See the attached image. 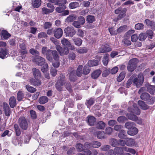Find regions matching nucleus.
Here are the masks:
<instances>
[{
    "mask_svg": "<svg viewBox=\"0 0 155 155\" xmlns=\"http://www.w3.org/2000/svg\"><path fill=\"white\" fill-rule=\"evenodd\" d=\"M66 36L72 37L75 33V31L73 27H68L64 30Z\"/></svg>",
    "mask_w": 155,
    "mask_h": 155,
    "instance_id": "7",
    "label": "nucleus"
},
{
    "mask_svg": "<svg viewBox=\"0 0 155 155\" xmlns=\"http://www.w3.org/2000/svg\"><path fill=\"white\" fill-rule=\"evenodd\" d=\"M79 22L81 25H83L85 22V19L82 16L79 17L78 18Z\"/></svg>",
    "mask_w": 155,
    "mask_h": 155,
    "instance_id": "64",
    "label": "nucleus"
},
{
    "mask_svg": "<svg viewBox=\"0 0 155 155\" xmlns=\"http://www.w3.org/2000/svg\"><path fill=\"white\" fill-rule=\"evenodd\" d=\"M134 122H127L125 125V127L128 129H130L131 127H134Z\"/></svg>",
    "mask_w": 155,
    "mask_h": 155,
    "instance_id": "40",
    "label": "nucleus"
},
{
    "mask_svg": "<svg viewBox=\"0 0 155 155\" xmlns=\"http://www.w3.org/2000/svg\"><path fill=\"white\" fill-rule=\"evenodd\" d=\"M32 71L33 75L36 79H38L41 78V73L38 69L34 68L32 69Z\"/></svg>",
    "mask_w": 155,
    "mask_h": 155,
    "instance_id": "13",
    "label": "nucleus"
},
{
    "mask_svg": "<svg viewBox=\"0 0 155 155\" xmlns=\"http://www.w3.org/2000/svg\"><path fill=\"white\" fill-rule=\"evenodd\" d=\"M82 66L81 65L78 66L76 72V74L77 76L79 77H81V76L82 73Z\"/></svg>",
    "mask_w": 155,
    "mask_h": 155,
    "instance_id": "41",
    "label": "nucleus"
},
{
    "mask_svg": "<svg viewBox=\"0 0 155 155\" xmlns=\"http://www.w3.org/2000/svg\"><path fill=\"white\" fill-rule=\"evenodd\" d=\"M68 58L69 60H74L75 58L76 54L73 52H71L68 55Z\"/></svg>",
    "mask_w": 155,
    "mask_h": 155,
    "instance_id": "57",
    "label": "nucleus"
},
{
    "mask_svg": "<svg viewBox=\"0 0 155 155\" xmlns=\"http://www.w3.org/2000/svg\"><path fill=\"white\" fill-rule=\"evenodd\" d=\"M134 140L132 138H128L126 140V145L129 147H132L135 144Z\"/></svg>",
    "mask_w": 155,
    "mask_h": 155,
    "instance_id": "19",
    "label": "nucleus"
},
{
    "mask_svg": "<svg viewBox=\"0 0 155 155\" xmlns=\"http://www.w3.org/2000/svg\"><path fill=\"white\" fill-rule=\"evenodd\" d=\"M14 127L16 135L17 136H19L21 134V132L18 125L17 124H15L14 125Z\"/></svg>",
    "mask_w": 155,
    "mask_h": 155,
    "instance_id": "32",
    "label": "nucleus"
},
{
    "mask_svg": "<svg viewBox=\"0 0 155 155\" xmlns=\"http://www.w3.org/2000/svg\"><path fill=\"white\" fill-rule=\"evenodd\" d=\"M126 136V132L124 130H121L118 134L119 137L121 139L125 138Z\"/></svg>",
    "mask_w": 155,
    "mask_h": 155,
    "instance_id": "39",
    "label": "nucleus"
},
{
    "mask_svg": "<svg viewBox=\"0 0 155 155\" xmlns=\"http://www.w3.org/2000/svg\"><path fill=\"white\" fill-rule=\"evenodd\" d=\"M127 118L126 117L124 116H120L117 119V120L120 123H122L126 121Z\"/></svg>",
    "mask_w": 155,
    "mask_h": 155,
    "instance_id": "60",
    "label": "nucleus"
},
{
    "mask_svg": "<svg viewBox=\"0 0 155 155\" xmlns=\"http://www.w3.org/2000/svg\"><path fill=\"white\" fill-rule=\"evenodd\" d=\"M47 59L49 61L51 62L53 59L54 60H57L59 59V57L58 53L55 50H49L48 53L46 55Z\"/></svg>",
    "mask_w": 155,
    "mask_h": 155,
    "instance_id": "2",
    "label": "nucleus"
},
{
    "mask_svg": "<svg viewBox=\"0 0 155 155\" xmlns=\"http://www.w3.org/2000/svg\"><path fill=\"white\" fill-rule=\"evenodd\" d=\"M87 121L89 125L93 126L95 123L96 119L94 116L89 115L87 117Z\"/></svg>",
    "mask_w": 155,
    "mask_h": 155,
    "instance_id": "16",
    "label": "nucleus"
},
{
    "mask_svg": "<svg viewBox=\"0 0 155 155\" xmlns=\"http://www.w3.org/2000/svg\"><path fill=\"white\" fill-rule=\"evenodd\" d=\"M111 50V48L108 45H105L102 46L100 49L99 51L101 53L107 52Z\"/></svg>",
    "mask_w": 155,
    "mask_h": 155,
    "instance_id": "17",
    "label": "nucleus"
},
{
    "mask_svg": "<svg viewBox=\"0 0 155 155\" xmlns=\"http://www.w3.org/2000/svg\"><path fill=\"white\" fill-rule=\"evenodd\" d=\"M101 145V143L98 141H93L92 143L86 142L84 144V146L86 147L91 148L93 147L95 148H97Z\"/></svg>",
    "mask_w": 155,
    "mask_h": 155,
    "instance_id": "6",
    "label": "nucleus"
},
{
    "mask_svg": "<svg viewBox=\"0 0 155 155\" xmlns=\"http://www.w3.org/2000/svg\"><path fill=\"white\" fill-rule=\"evenodd\" d=\"M76 15H70L66 19V21L67 22H72L76 19Z\"/></svg>",
    "mask_w": 155,
    "mask_h": 155,
    "instance_id": "25",
    "label": "nucleus"
},
{
    "mask_svg": "<svg viewBox=\"0 0 155 155\" xmlns=\"http://www.w3.org/2000/svg\"><path fill=\"white\" fill-rule=\"evenodd\" d=\"M138 61V60L137 58H134L130 60L129 62L132 65H133V66L136 67Z\"/></svg>",
    "mask_w": 155,
    "mask_h": 155,
    "instance_id": "48",
    "label": "nucleus"
},
{
    "mask_svg": "<svg viewBox=\"0 0 155 155\" xmlns=\"http://www.w3.org/2000/svg\"><path fill=\"white\" fill-rule=\"evenodd\" d=\"M137 133L138 129L134 127H131L130 129L127 131L128 134L130 136L135 135Z\"/></svg>",
    "mask_w": 155,
    "mask_h": 155,
    "instance_id": "18",
    "label": "nucleus"
},
{
    "mask_svg": "<svg viewBox=\"0 0 155 155\" xmlns=\"http://www.w3.org/2000/svg\"><path fill=\"white\" fill-rule=\"evenodd\" d=\"M9 104L11 108H14L16 105V100L14 97H11L9 99Z\"/></svg>",
    "mask_w": 155,
    "mask_h": 155,
    "instance_id": "24",
    "label": "nucleus"
},
{
    "mask_svg": "<svg viewBox=\"0 0 155 155\" xmlns=\"http://www.w3.org/2000/svg\"><path fill=\"white\" fill-rule=\"evenodd\" d=\"M133 76H131L130 78L127 81L126 84V87L127 88H128L130 85L132 84L133 82Z\"/></svg>",
    "mask_w": 155,
    "mask_h": 155,
    "instance_id": "62",
    "label": "nucleus"
},
{
    "mask_svg": "<svg viewBox=\"0 0 155 155\" xmlns=\"http://www.w3.org/2000/svg\"><path fill=\"white\" fill-rule=\"evenodd\" d=\"M105 124L102 121H99L96 125L97 128L99 129H104L105 126Z\"/></svg>",
    "mask_w": 155,
    "mask_h": 155,
    "instance_id": "27",
    "label": "nucleus"
},
{
    "mask_svg": "<svg viewBox=\"0 0 155 155\" xmlns=\"http://www.w3.org/2000/svg\"><path fill=\"white\" fill-rule=\"evenodd\" d=\"M110 144L112 146L115 147L118 145V140L115 139H112L110 140Z\"/></svg>",
    "mask_w": 155,
    "mask_h": 155,
    "instance_id": "50",
    "label": "nucleus"
},
{
    "mask_svg": "<svg viewBox=\"0 0 155 155\" xmlns=\"http://www.w3.org/2000/svg\"><path fill=\"white\" fill-rule=\"evenodd\" d=\"M30 82L32 85L35 86L40 85L41 84V81L38 79L35 80V79H30Z\"/></svg>",
    "mask_w": 155,
    "mask_h": 155,
    "instance_id": "29",
    "label": "nucleus"
},
{
    "mask_svg": "<svg viewBox=\"0 0 155 155\" xmlns=\"http://www.w3.org/2000/svg\"><path fill=\"white\" fill-rule=\"evenodd\" d=\"M52 24L50 22H46L45 23L43 28L45 29H47L51 27Z\"/></svg>",
    "mask_w": 155,
    "mask_h": 155,
    "instance_id": "59",
    "label": "nucleus"
},
{
    "mask_svg": "<svg viewBox=\"0 0 155 155\" xmlns=\"http://www.w3.org/2000/svg\"><path fill=\"white\" fill-rule=\"evenodd\" d=\"M127 116L130 120L133 121H137V123L139 124L142 123V120L141 119H138L137 117L135 115L131 114H127Z\"/></svg>",
    "mask_w": 155,
    "mask_h": 155,
    "instance_id": "10",
    "label": "nucleus"
},
{
    "mask_svg": "<svg viewBox=\"0 0 155 155\" xmlns=\"http://www.w3.org/2000/svg\"><path fill=\"white\" fill-rule=\"evenodd\" d=\"M77 51L80 54H83L87 52V49L86 48H80L77 49Z\"/></svg>",
    "mask_w": 155,
    "mask_h": 155,
    "instance_id": "52",
    "label": "nucleus"
},
{
    "mask_svg": "<svg viewBox=\"0 0 155 155\" xmlns=\"http://www.w3.org/2000/svg\"><path fill=\"white\" fill-rule=\"evenodd\" d=\"M125 77L124 73L123 72L121 73L117 78V81L119 82L121 81Z\"/></svg>",
    "mask_w": 155,
    "mask_h": 155,
    "instance_id": "53",
    "label": "nucleus"
},
{
    "mask_svg": "<svg viewBox=\"0 0 155 155\" xmlns=\"http://www.w3.org/2000/svg\"><path fill=\"white\" fill-rule=\"evenodd\" d=\"M61 43L63 45L68 47L70 45V42L67 39L64 38L62 39L61 41Z\"/></svg>",
    "mask_w": 155,
    "mask_h": 155,
    "instance_id": "36",
    "label": "nucleus"
},
{
    "mask_svg": "<svg viewBox=\"0 0 155 155\" xmlns=\"http://www.w3.org/2000/svg\"><path fill=\"white\" fill-rule=\"evenodd\" d=\"M128 110L129 112H132L137 115H139L140 113V110L137 107V105L134 104H133L132 107L128 108Z\"/></svg>",
    "mask_w": 155,
    "mask_h": 155,
    "instance_id": "9",
    "label": "nucleus"
},
{
    "mask_svg": "<svg viewBox=\"0 0 155 155\" xmlns=\"http://www.w3.org/2000/svg\"><path fill=\"white\" fill-rule=\"evenodd\" d=\"M41 0H35L33 3V5L34 7L38 8L41 4Z\"/></svg>",
    "mask_w": 155,
    "mask_h": 155,
    "instance_id": "49",
    "label": "nucleus"
},
{
    "mask_svg": "<svg viewBox=\"0 0 155 155\" xmlns=\"http://www.w3.org/2000/svg\"><path fill=\"white\" fill-rule=\"evenodd\" d=\"M72 40L74 42L75 44L78 46H80L82 43V40L80 38H73Z\"/></svg>",
    "mask_w": 155,
    "mask_h": 155,
    "instance_id": "38",
    "label": "nucleus"
},
{
    "mask_svg": "<svg viewBox=\"0 0 155 155\" xmlns=\"http://www.w3.org/2000/svg\"><path fill=\"white\" fill-rule=\"evenodd\" d=\"M42 12L43 14H47L53 12V9H49L46 8H43L42 9Z\"/></svg>",
    "mask_w": 155,
    "mask_h": 155,
    "instance_id": "45",
    "label": "nucleus"
},
{
    "mask_svg": "<svg viewBox=\"0 0 155 155\" xmlns=\"http://www.w3.org/2000/svg\"><path fill=\"white\" fill-rule=\"evenodd\" d=\"M132 76H133L132 80L133 84L137 87L141 86L143 83L144 80L143 74L140 73L137 75V76L135 74L133 75Z\"/></svg>",
    "mask_w": 155,
    "mask_h": 155,
    "instance_id": "1",
    "label": "nucleus"
},
{
    "mask_svg": "<svg viewBox=\"0 0 155 155\" xmlns=\"http://www.w3.org/2000/svg\"><path fill=\"white\" fill-rule=\"evenodd\" d=\"M109 56V55L107 54H106L105 55L103 58V62L104 65H107L108 63Z\"/></svg>",
    "mask_w": 155,
    "mask_h": 155,
    "instance_id": "37",
    "label": "nucleus"
},
{
    "mask_svg": "<svg viewBox=\"0 0 155 155\" xmlns=\"http://www.w3.org/2000/svg\"><path fill=\"white\" fill-rule=\"evenodd\" d=\"M54 36L57 38H60L63 35V31L60 28L55 29L54 31Z\"/></svg>",
    "mask_w": 155,
    "mask_h": 155,
    "instance_id": "11",
    "label": "nucleus"
},
{
    "mask_svg": "<svg viewBox=\"0 0 155 155\" xmlns=\"http://www.w3.org/2000/svg\"><path fill=\"white\" fill-rule=\"evenodd\" d=\"M56 48L61 56L67 55L69 53V49L67 47L62 48L61 46L58 45L56 46Z\"/></svg>",
    "mask_w": 155,
    "mask_h": 155,
    "instance_id": "5",
    "label": "nucleus"
},
{
    "mask_svg": "<svg viewBox=\"0 0 155 155\" xmlns=\"http://www.w3.org/2000/svg\"><path fill=\"white\" fill-rule=\"evenodd\" d=\"M148 91L152 94H153L155 93V86L150 85L147 88Z\"/></svg>",
    "mask_w": 155,
    "mask_h": 155,
    "instance_id": "35",
    "label": "nucleus"
},
{
    "mask_svg": "<svg viewBox=\"0 0 155 155\" xmlns=\"http://www.w3.org/2000/svg\"><path fill=\"white\" fill-rule=\"evenodd\" d=\"M26 87L27 90L29 92L31 93H34L36 91V89L35 88L30 86L29 85H27L26 86Z\"/></svg>",
    "mask_w": 155,
    "mask_h": 155,
    "instance_id": "43",
    "label": "nucleus"
},
{
    "mask_svg": "<svg viewBox=\"0 0 155 155\" xmlns=\"http://www.w3.org/2000/svg\"><path fill=\"white\" fill-rule=\"evenodd\" d=\"M150 95L147 93H143L140 95V98L142 100L145 101H147L149 98Z\"/></svg>",
    "mask_w": 155,
    "mask_h": 155,
    "instance_id": "33",
    "label": "nucleus"
},
{
    "mask_svg": "<svg viewBox=\"0 0 155 155\" xmlns=\"http://www.w3.org/2000/svg\"><path fill=\"white\" fill-rule=\"evenodd\" d=\"M79 3L77 2H72L70 3L69 7L71 9L76 8L79 6Z\"/></svg>",
    "mask_w": 155,
    "mask_h": 155,
    "instance_id": "30",
    "label": "nucleus"
},
{
    "mask_svg": "<svg viewBox=\"0 0 155 155\" xmlns=\"http://www.w3.org/2000/svg\"><path fill=\"white\" fill-rule=\"evenodd\" d=\"M24 97V94L21 91H19L17 94V99L19 101L22 100Z\"/></svg>",
    "mask_w": 155,
    "mask_h": 155,
    "instance_id": "51",
    "label": "nucleus"
},
{
    "mask_svg": "<svg viewBox=\"0 0 155 155\" xmlns=\"http://www.w3.org/2000/svg\"><path fill=\"white\" fill-rule=\"evenodd\" d=\"M67 2L66 0H55V5L64 6V5L67 3Z\"/></svg>",
    "mask_w": 155,
    "mask_h": 155,
    "instance_id": "28",
    "label": "nucleus"
},
{
    "mask_svg": "<svg viewBox=\"0 0 155 155\" xmlns=\"http://www.w3.org/2000/svg\"><path fill=\"white\" fill-rule=\"evenodd\" d=\"M101 71L100 70H97L94 71L91 74V76L92 78L96 79L100 75Z\"/></svg>",
    "mask_w": 155,
    "mask_h": 155,
    "instance_id": "21",
    "label": "nucleus"
},
{
    "mask_svg": "<svg viewBox=\"0 0 155 155\" xmlns=\"http://www.w3.org/2000/svg\"><path fill=\"white\" fill-rule=\"evenodd\" d=\"M9 52L8 50L6 48L0 49V58L2 59H4L7 58Z\"/></svg>",
    "mask_w": 155,
    "mask_h": 155,
    "instance_id": "12",
    "label": "nucleus"
},
{
    "mask_svg": "<svg viewBox=\"0 0 155 155\" xmlns=\"http://www.w3.org/2000/svg\"><path fill=\"white\" fill-rule=\"evenodd\" d=\"M33 61L39 66L43 65L45 63V59L40 56H36L33 59Z\"/></svg>",
    "mask_w": 155,
    "mask_h": 155,
    "instance_id": "8",
    "label": "nucleus"
},
{
    "mask_svg": "<svg viewBox=\"0 0 155 155\" xmlns=\"http://www.w3.org/2000/svg\"><path fill=\"white\" fill-rule=\"evenodd\" d=\"M18 123L22 129L25 130L27 129L28 124L27 121L25 117H20L18 119Z\"/></svg>",
    "mask_w": 155,
    "mask_h": 155,
    "instance_id": "4",
    "label": "nucleus"
},
{
    "mask_svg": "<svg viewBox=\"0 0 155 155\" xmlns=\"http://www.w3.org/2000/svg\"><path fill=\"white\" fill-rule=\"evenodd\" d=\"M94 99L93 98H91L89 100L87 101L86 105L88 107L89 106L92 105L94 103Z\"/></svg>",
    "mask_w": 155,
    "mask_h": 155,
    "instance_id": "56",
    "label": "nucleus"
},
{
    "mask_svg": "<svg viewBox=\"0 0 155 155\" xmlns=\"http://www.w3.org/2000/svg\"><path fill=\"white\" fill-rule=\"evenodd\" d=\"M43 64V66L41 68V70L43 72H45L48 70V65L45 62Z\"/></svg>",
    "mask_w": 155,
    "mask_h": 155,
    "instance_id": "54",
    "label": "nucleus"
},
{
    "mask_svg": "<svg viewBox=\"0 0 155 155\" xmlns=\"http://www.w3.org/2000/svg\"><path fill=\"white\" fill-rule=\"evenodd\" d=\"M69 79L71 81H75L76 79V76L75 74V70H73L71 71H69Z\"/></svg>",
    "mask_w": 155,
    "mask_h": 155,
    "instance_id": "22",
    "label": "nucleus"
},
{
    "mask_svg": "<svg viewBox=\"0 0 155 155\" xmlns=\"http://www.w3.org/2000/svg\"><path fill=\"white\" fill-rule=\"evenodd\" d=\"M126 10V8H122L120 7L115 11V13L116 14H119L116 21L120 20L125 16Z\"/></svg>",
    "mask_w": 155,
    "mask_h": 155,
    "instance_id": "3",
    "label": "nucleus"
},
{
    "mask_svg": "<svg viewBox=\"0 0 155 155\" xmlns=\"http://www.w3.org/2000/svg\"><path fill=\"white\" fill-rule=\"evenodd\" d=\"M135 28L137 30L142 29L144 28V25L142 23H138L135 25Z\"/></svg>",
    "mask_w": 155,
    "mask_h": 155,
    "instance_id": "55",
    "label": "nucleus"
},
{
    "mask_svg": "<svg viewBox=\"0 0 155 155\" xmlns=\"http://www.w3.org/2000/svg\"><path fill=\"white\" fill-rule=\"evenodd\" d=\"M86 20L89 23H92L95 20V17L94 16L89 15L87 17Z\"/></svg>",
    "mask_w": 155,
    "mask_h": 155,
    "instance_id": "34",
    "label": "nucleus"
},
{
    "mask_svg": "<svg viewBox=\"0 0 155 155\" xmlns=\"http://www.w3.org/2000/svg\"><path fill=\"white\" fill-rule=\"evenodd\" d=\"M98 64V61L96 60H90L88 62V66L90 67L96 66Z\"/></svg>",
    "mask_w": 155,
    "mask_h": 155,
    "instance_id": "26",
    "label": "nucleus"
},
{
    "mask_svg": "<svg viewBox=\"0 0 155 155\" xmlns=\"http://www.w3.org/2000/svg\"><path fill=\"white\" fill-rule=\"evenodd\" d=\"M136 68V67H134V66H133V65H132L129 62L127 66V69L129 71L131 72L133 71Z\"/></svg>",
    "mask_w": 155,
    "mask_h": 155,
    "instance_id": "63",
    "label": "nucleus"
},
{
    "mask_svg": "<svg viewBox=\"0 0 155 155\" xmlns=\"http://www.w3.org/2000/svg\"><path fill=\"white\" fill-rule=\"evenodd\" d=\"M127 26H123L120 27L117 30V33H120L123 31H126V28Z\"/></svg>",
    "mask_w": 155,
    "mask_h": 155,
    "instance_id": "61",
    "label": "nucleus"
},
{
    "mask_svg": "<svg viewBox=\"0 0 155 155\" xmlns=\"http://www.w3.org/2000/svg\"><path fill=\"white\" fill-rule=\"evenodd\" d=\"M147 103L149 104H153L155 101V98L153 96H149V98L147 101Z\"/></svg>",
    "mask_w": 155,
    "mask_h": 155,
    "instance_id": "44",
    "label": "nucleus"
},
{
    "mask_svg": "<svg viewBox=\"0 0 155 155\" xmlns=\"http://www.w3.org/2000/svg\"><path fill=\"white\" fill-rule=\"evenodd\" d=\"M117 154L119 155L121 153H123V149L122 147H116L114 149Z\"/></svg>",
    "mask_w": 155,
    "mask_h": 155,
    "instance_id": "58",
    "label": "nucleus"
},
{
    "mask_svg": "<svg viewBox=\"0 0 155 155\" xmlns=\"http://www.w3.org/2000/svg\"><path fill=\"white\" fill-rule=\"evenodd\" d=\"M147 37V36L146 33H141L140 34L138 39L140 41H143L146 39Z\"/></svg>",
    "mask_w": 155,
    "mask_h": 155,
    "instance_id": "47",
    "label": "nucleus"
},
{
    "mask_svg": "<svg viewBox=\"0 0 155 155\" xmlns=\"http://www.w3.org/2000/svg\"><path fill=\"white\" fill-rule=\"evenodd\" d=\"M57 82L60 84L61 85H64L66 83L65 76L60 75Z\"/></svg>",
    "mask_w": 155,
    "mask_h": 155,
    "instance_id": "23",
    "label": "nucleus"
},
{
    "mask_svg": "<svg viewBox=\"0 0 155 155\" xmlns=\"http://www.w3.org/2000/svg\"><path fill=\"white\" fill-rule=\"evenodd\" d=\"M105 133L103 131H100L97 132V137L99 139L104 138Z\"/></svg>",
    "mask_w": 155,
    "mask_h": 155,
    "instance_id": "46",
    "label": "nucleus"
},
{
    "mask_svg": "<svg viewBox=\"0 0 155 155\" xmlns=\"http://www.w3.org/2000/svg\"><path fill=\"white\" fill-rule=\"evenodd\" d=\"M11 36V35L5 30H2L1 32V37L2 40H7Z\"/></svg>",
    "mask_w": 155,
    "mask_h": 155,
    "instance_id": "14",
    "label": "nucleus"
},
{
    "mask_svg": "<svg viewBox=\"0 0 155 155\" xmlns=\"http://www.w3.org/2000/svg\"><path fill=\"white\" fill-rule=\"evenodd\" d=\"M138 104L142 109L147 110L149 108V106L142 101H138Z\"/></svg>",
    "mask_w": 155,
    "mask_h": 155,
    "instance_id": "20",
    "label": "nucleus"
},
{
    "mask_svg": "<svg viewBox=\"0 0 155 155\" xmlns=\"http://www.w3.org/2000/svg\"><path fill=\"white\" fill-rule=\"evenodd\" d=\"M90 71V69L89 66L85 65L84 68L83 74H84L87 75L88 74Z\"/></svg>",
    "mask_w": 155,
    "mask_h": 155,
    "instance_id": "42",
    "label": "nucleus"
},
{
    "mask_svg": "<svg viewBox=\"0 0 155 155\" xmlns=\"http://www.w3.org/2000/svg\"><path fill=\"white\" fill-rule=\"evenodd\" d=\"M3 107L5 115L7 116H9L11 111L8 104L6 103H4L3 104Z\"/></svg>",
    "mask_w": 155,
    "mask_h": 155,
    "instance_id": "15",
    "label": "nucleus"
},
{
    "mask_svg": "<svg viewBox=\"0 0 155 155\" xmlns=\"http://www.w3.org/2000/svg\"><path fill=\"white\" fill-rule=\"evenodd\" d=\"M48 98L46 96L41 97L39 100V102L41 104H44L48 102Z\"/></svg>",
    "mask_w": 155,
    "mask_h": 155,
    "instance_id": "31",
    "label": "nucleus"
}]
</instances>
